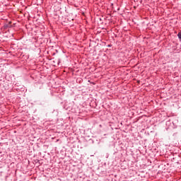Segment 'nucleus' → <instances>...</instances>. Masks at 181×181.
Here are the masks:
<instances>
[{"instance_id": "f257e3e1", "label": "nucleus", "mask_w": 181, "mask_h": 181, "mask_svg": "<svg viewBox=\"0 0 181 181\" xmlns=\"http://www.w3.org/2000/svg\"><path fill=\"white\" fill-rule=\"evenodd\" d=\"M11 23H12V22H9L8 24H4V29H8V28H12V25H11Z\"/></svg>"}, {"instance_id": "f03ea898", "label": "nucleus", "mask_w": 181, "mask_h": 181, "mask_svg": "<svg viewBox=\"0 0 181 181\" xmlns=\"http://www.w3.org/2000/svg\"><path fill=\"white\" fill-rule=\"evenodd\" d=\"M178 39L181 41V32L178 33L177 34Z\"/></svg>"}, {"instance_id": "7ed1b4c3", "label": "nucleus", "mask_w": 181, "mask_h": 181, "mask_svg": "<svg viewBox=\"0 0 181 181\" xmlns=\"http://www.w3.org/2000/svg\"><path fill=\"white\" fill-rule=\"evenodd\" d=\"M111 46H112L111 45H108L107 47H111Z\"/></svg>"}]
</instances>
